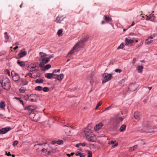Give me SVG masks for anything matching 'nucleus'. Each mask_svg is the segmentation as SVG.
Here are the masks:
<instances>
[{
  "label": "nucleus",
  "mask_w": 157,
  "mask_h": 157,
  "mask_svg": "<svg viewBox=\"0 0 157 157\" xmlns=\"http://www.w3.org/2000/svg\"><path fill=\"white\" fill-rule=\"evenodd\" d=\"M123 120V118L122 117L117 116L111 119L110 121L111 124L113 128H116L119 126L120 123Z\"/></svg>",
  "instance_id": "1"
},
{
  "label": "nucleus",
  "mask_w": 157,
  "mask_h": 157,
  "mask_svg": "<svg viewBox=\"0 0 157 157\" xmlns=\"http://www.w3.org/2000/svg\"><path fill=\"white\" fill-rule=\"evenodd\" d=\"M2 87L6 90H9L11 87L10 80L7 78H4L1 84Z\"/></svg>",
  "instance_id": "2"
},
{
  "label": "nucleus",
  "mask_w": 157,
  "mask_h": 157,
  "mask_svg": "<svg viewBox=\"0 0 157 157\" xmlns=\"http://www.w3.org/2000/svg\"><path fill=\"white\" fill-rule=\"evenodd\" d=\"M29 117L32 121L36 122L39 120L40 118V116L38 113H31L30 114Z\"/></svg>",
  "instance_id": "3"
},
{
  "label": "nucleus",
  "mask_w": 157,
  "mask_h": 157,
  "mask_svg": "<svg viewBox=\"0 0 157 157\" xmlns=\"http://www.w3.org/2000/svg\"><path fill=\"white\" fill-rule=\"evenodd\" d=\"M39 68L37 63H34L30 64L27 67V70L30 72L37 71Z\"/></svg>",
  "instance_id": "4"
},
{
  "label": "nucleus",
  "mask_w": 157,
  "mask_h": 157,
  "mask_svg": "<svg viewBox=\"0 0 157 157\" xmlns=\"http://www.w3.org/2000/svg\"><path fill=\"white\" fill-rule=\"evenodd\" d=\"M103 76L104 77L105 79L103 80L102 82L103 83H104L106 82L111 79L112 75L105 73L103 74Z\"/></svg>",
  "instance_id": "5"
},
{
  "label": "nucleus",
  "mask_w": 157,
  "mask_h": 157,
  "mask_svg": "<svg viewBox=\"0 0 157 157\" xmlns=\"http://www.w3.org/2000/svg\"><path fill=\"white\" fill-rule=\"evenodd\" d=\"M11 75H12V78L13 80L16 82L18 81L20 78V77L18 74L15 73L14 72H11Z\"/></svg>",
  "instance_id": "6"
},
{
  "label": "nucleus",
  "mask_w": 157,
  "mask_h": 157,
  "mask_svg": "<svg viewBox=\"0 0 157 157\" xmlns=\"http://www.w3.org/2000/svg\"><path fill=\"white\" fill-rule=\"evenodd\" d=\"M84 44V41L81 40L76 44L75 46H76V49L79 50V48L83 47Z\"/></svg>",
  "instance_id": "7"
},
{
  "label": "nucleus",
  "mask_w": 157,
  "mask_h": 157,
  "mask_svg": "<svg viewBox=\"0 0 157 157\" xmlns=\"http://www.w3.org/2000/svg\"><path fill=\"white\" fill-rule=\"evenodd\" d=\"M125 45H128L129 44H131L134 42V40L130 39L129 37L126 38L125 39Z\"/></svg>",
  "instance_id": "8"
},
{
  "label": "nucleus",
  "mask_w": 157,
  "mask_h": 157,
  "mask_svg": "<svg viewBox=\"0 0 157 157\" xmlns=\"http://www.w3.org/2000/svg\"><path fill=\"white\" fill-rule=\"evenodd\" d=\"M86 138L88 141L91 142L95 141L96 140L95 136L93 134H91L90 136L87 137Z\"/></svg>",
  "instance_id": "9"
},
{
  "label": "nucleus",
  "mask_w": 157,
  "mask_h": 157,
  "mask_svg": "<svg viewBox=\"0 0 157 157\" xmlns=\"http://www.w3.org/2000/svg\"><path fill=\"white\" fill-rule=\"evenodd\" d=\"M36 108L35 105H29L25 107V109L29 111H32L34 110Z\"/></svg>",
  "instance_id": "10"
},
{
  "label": "nucleus",
  "mask_w": 157,
  "mask_h": 157,
  "mask_svg": "<svg viewBox=\"0 0 157 157\" xmlns=\"http://www.w3.org/2000/svg\"><path fill=\"white\" fill-rule=\"evenodd\" d=\"M84 132L86 135V138L87 137L90 135L92 134V132L90 130V129L86 128L84 130Z\"/></svg>",
  "instance_id": "11"
},
{
  "label": "nucleus",
  "mask_w": 157,
  "mask_h": 157,
  "mask_svg": "<svg viewBox=\"0 0 157 157\" xmlns=\"http://www.w3.org/2000/svg\"><path fill=\"white\" fill-rule=\"evenodd\" d=\"M64 18L63 16H59L56 18L55 21L57 23H60Z\"/></svg>",
  "instance_id": "12"
},
{
  "label": "nucleus",
  "mask_w": 157,
  "mask_h": 157,
  "mask_svg": "<svg viewBox=\"0 0 157 157\" xmlns=\"http://www.w3.org/2000/svg\"><path fill=\"white\" fill-rule=\"evenodd\" d=\"M27 54V52L25 51L21 50L18 54L19 58H22L25 56Z\"/></svg>",
  "instance_id": "13"
},
{
  "label": "nucleus",
  "mask_w": 157,
  "mask_h": 157,
  "mask_svg": "<svg viewBox=\"0 0 157 157\" xmlns=\"http://www.w3.org/2000/svg\"><path fill=\"white\" fill-rule=\"evenodd\" d=\"M11 129V128H2L0 130V133L2 134L6 133L7 132L10 131Z\"/></svg>",
  "instance_id": "14"
},
{
  "label": "nucleus",
  "mask_w": 157,
  "mask_h": 157,
  "mask_svg": "<svg viewBox=\"0 0 157 157\" xmlns=\"http://www.w3.org/2000/svg\"><path fill=\"white\" fill-rule=\"evenodd\" d=\"M147 17V18L146 19V20H148L151 19V20L152 21L155 18V16L154 14H151L149 15V16H147V15H146Z\"/></svg>",
  "instance_id": "15"
},
{
  "label": "nucleus",
  "mask_w": 157,
  "mask_h": 157,
  "mask_svg": "<svg viewBox=\"0 0 157 157\" xmlns=\"http://www.w3.org/2000/svg\"><path fill=\"white\" fill-rule=\"evenodd\" d=\"M27 99H28L29 100V101H31V102H33V101H36V99H33V98H29L31 96V97H33V96H36V95L35 94H32V95H29V94H27Z\"/></svg>",
  "instance_id": "16"
},
{
  "label": "nucleus",
  "mask_w": 157,
  "mask_h": 157,
  "mask_svg": "<svg viewBox=\"0 0 157 157\" xmlns=\"http://www.w3.org/2000/svg\"><path fill=\"white\" fill-rule=\"evenodd\" d=\"M102 126L103 124L101 122L99 123L98 124H97L94 127V129L95 130L97 131L100 129Z\"/></svg>",
  "instance_id": "17"
},
{
  "label": "nucleus",
  "mask_w": 157,
  "mask_h": 157,
  "mask_svg": "<svg viewBox=\"0 0 157 157\" xmlns=\"http://www.w3.org/2000/svg\"><path fill=\"white\" fill-rule=\"evenodd\" d=\"M76 46H74L73 48L68 53V55H71L73 54L74 51L77 52L78 51V50L76 49Z\"/></svg>",
  "instance_id": "18"
},
{
  "label": "nucleus",
  "mask_w": 157,
  "mask_h": 157,
  "mask_svg": "<svg viewBox=\"0 0 157 157\" xmlns=\"http://www.w3.org/2000/svg\"><path fill=\"white\" fill-rule=\"evenodd\" d=\"M64 77V75L61 74L59 75H57L55 77V78L58 80H62L63 78Z\"/></svg>",
  "instance_id": "19"
},
{
  "label": "nucleus",
  "mask_w": 157,
  "mask_h": 157,
  "mask_svg": "<svg viewBox=\"0 0 157 157\" xmlns=\"http://www.w3.org/2000/svg\"><path fill=\"white\" fill-rule=\"evenodd\" d=\"M134 116L136 119H139L140 117V113L138 112H136L134 113Z\"/></svg>",
  "instance_id": "20"
},
{
  "label": "nucleus",
  "mask_w": 157,
  "mask_h": 157,
  "mask_svg": "<svg viewBox=\"0 0 157 157\" xmlns=\"http://www.w3.org/2000/svg\"><path fill=\"white\" fill-rule=\"evenodd\" d=\"M17 64L21 67L25 66V64L24 62L20 60H18L17 61Z\"/></svg>",
  "instance_id": "21"
},
{
  "label": "nucleus",
  "mask_w": 157,
  "mask_h": 157,
  "mask_svg": "<svg viewBox=\"0 0 157 157\" xmlns=\"http://www.w3.org/2000/svg\"><path fill=\"white\" fill-rule=\"evenodd\" d=\"M138 146L137 145H136L133 146L129 148V151L130 152H132V151H134L137 148Z\"/></svg>",
  "instance_id": "22"
},
{
  "label": "nucleus",
  "mask_w": 157,
  "mask_h": 157,
  "mask_svg": "<svg viewBox=\"0 0 157 157\" xmlns=\"http://www.w3.org/2000/svg\"><path fill=\"white\" fill-rule=\"evenodd\" d=\"M45 77L49 79H51L52 77V74L51 73H46L44 75Z\"/></svg>",
  "instance_id": "23"
},
{
  "label": "nucleus",
  "mask_w": 157,
  "mask_h": 157,
  "mask_svg": "<svg viewBox=\"0 0 157 157\" xmlns=\"http://www.w3.org/2000/svg\"><path fill=\"white\" fill-rule=\"evenodd\" d=\"M135 85L134 84H132L129 86L128 89L129 90H130L131 91H134L136 89V88H135L132 89V88Z\"/></svg>",
  "instance_id": "24"
},
{
  "label": "nucleus",
  "mask_w": 157,
  "mask_h": 157,
  "mask_svg": "<svg viewBox=\"0 0 157 157\" xmlns=\"http://www.w3.org/2000/svg\"><path fill=\"white\" fill-rule=\"evenodd\" d=\"M49 61V58H45L42 60V62L44 64L48 63Z\"/></svg>",
  "instance_id": "25"
},
{
  "label": "nucleus",
  "mask_w": 157,
  "mask_h": 157,
  "mask_svg": "<svg viewBox=\"0 0 157 157\" xmlns=\"http://www.w3.org/2000/svg\"><path fill=\"white\" fill-rule=\"evenodd\" d=\"M126 126L124 124L122 125L120 128V130L121 132H123L126 129Z\"/></svg>",
  "instance_id": "26"
},
{
  "label": "nucleus",
  "mask_w": 157,
  "mask_h": 157,
  "mask_svg": "<svg viewBox=\"0 0 157 157\" xmlns=\"http://www.w3.org/2000/svg\"><path fill=\"white\" fill-rule=\"evenodd\" d=\"M86 145V143H80L77 144L75 146L76 147H78L80 146L84 147V146H85Z\"/></svg>",
  "instance_id": "27"
},
{
  "label": "nucleus",
  "mask_w": 157,
  "mask_h": 157,
  "mask_svg": "<svg viewBox=\"0 0 157 157\" xmlns=\"http://www.w3.org/2000/svg\"><path fill=\"white\" fill-rule=\"evenodd\" d=\"M144 67L142 66H139L137 67V70L139 72L142 73Z\"/></svg>",
  "instance_id": "28"
},
{
  "label": "nucleus",
  "mask_w": 157,
  "mask_h": 157,
  "mask_svg": "<svg viewBox=\"0 0 157 157\" xmlns=\"http://www.w3.org/2000/svg\"><path fill=\"white\" fill-rule=\"evenodd\" d=\"M42 152H44V151H47L48 152V153L50 154L52 152V150H48V149L47 148V149H45V148H43L41 150Z\"/></svg>",
  "instance_id": "29"
},
{
  "label": "nucleus",
  "mask_w": 157,
  "mask_h": 157,
  "mask_svg": "<svg viewBox=\"0 0 157 157\" xmlns=\"http://www.w3.org/2000/svg\"><path fill=\"white\" fill-rule=\"evenodd\" d=\"M21 81L23 85H26L28 84V82L25 79H21Z\"/></svg>",
  "instance_id": "30"
},
{
  "label": "nucleus",
  "mask_w": 157,
  "mask_h": 157,
  "mask_svg": "<svg viewBox=\"0 0 157 157\" xmlns=\"http://www.w3.org/2000/svg\"><path fill=\"white\" fill-rule=\"evenodd\" d=\"M44 81L43 79L41 78H39L36 80L35 82L36 83H43Z\"/></svg>",
  "instance_id": "31"
},
{
  "label": "nucleus",
  "mask_w": 157,
  "mask_h": 157,
  "mask_svg": "<svg viewBox=\"0 0 157 157\" xmlns=\"http://www.w3.org/2000/svg\"><path fill=\"white\" fill-rule=\"evenodd\" d=\"M104 18V20L106 23H108L110 20V18L109 17H107L106 15H105Z\"/></svg>",
  "instance_id": "32"
},
{
  "label": "nucleus",
  "mask_w": 157,
  "mask_h": 157,
  "mask_svg": "<svg viewBox=\"0 0 157 157\" xmlns=\"http://www.w3.org/2000/svg\"><path fill=\"white\" fill-rule=\"evenodd\" d=\"M5 106V102L3 101H1L0 103V107L1 108L3 109Z\"/></svg>",
  "instance_id": "33"
},
{
  "label": "nucleus",
  "mask_w": 157,
  "mask_h": 157,
  "mask_svg": "<svg viewBox=\"0 0 157 157\" xmlns=\"http://www.w3.org/2000/svg\"><path fill=\"white\" fill-rule=\"evenodd\" d=\"M42 89V87L40 86H38L35 88V90L37 91H41Z\"/></svg>",
  "instance_id": "34"
},
{
  "label": "nucleus",
  "mask_w": 157,
  "mask_h": 157,
  "mask_svg": "<svg viewBox=\"0 0 157 157\" xmlns=\"http://www.w3.org/2000/svg\"><path fill=\"white\" fill-rule=\"evenodd\" d=\"M90 83L91 85H93L94 83V79L93 78V77L92 75L90 77Z\"/></svg>",
  "instance_id": "35"
},
{
  "label": "nucleus",
  "mask_w": 157,
  "mask_h": 157,
  "mask_svg": "<svg viewBox=\"0 0 157 157\" xmlns=\"http://www.w3.org/2000/svg\"><path fill=\"white\" fill-rule=\"evenodd\" d=\"M153 41L152 40H150L148 39L146 40L145 43L147 44H149Z\"/></svg>",
  "instance_id": "36"
},
{
  "label": "nucleus",
  "mask_w": 157,
  "mask_h": 157,
  "mask_svg": "<svg viewBox=\"0 0 157 157\" xmlns=\"http://www.w3.org/2000/svg\"><path fill=\"white\" fill-rule=\"evenodd\" d=\"M124 47V44L123 43H122L120 45V46L117 48V49H123Z\"/></svg>",
  "instance_id": "37"
},
{
  "label": "nucleus",
  "mask_w": 157,
  "mask_h": 157,
  "mask_svg": "<svg viewBox=\"0 0 157 157\" xmlns=\"http://www.w3.org/2000/svg\"><path fill=\"white\" fill-rule=\"evenodd\" d=\"M63 141L62 140H58L57 141V144L59 145L62 144H63Z\"/></svg>",
  "instance_id": "38"
},
{
  "label": "nucleus",
  "mask_w": 157,
  "mask_h": 157,
  "mask_svg": "<svg viewBox=\"0 0 157 157\" xmlns=\"http://www.w3.org/2000/svg\"><path fill=\"white\" fill-rule=\"evenodd\" d=\"M42 90H43V91L45 92H48L49 90V89L47 87H44V88H42Z\"/></svg>",
  "instance_id": "39"
},
{
  "label": "nucleus",
  "mask_w": 157,
  "mask_h": 157,
  "mask_svg": "<svg viewBox=\"0 0 157 157\" xmlns=\"http://www.w3.org/2000/svg\"><path fill=\"white\" fill-rule=\"evenodd\" d=\"M87 157H92V153L90 151H89L87 152Z\"/></svg>",
  "instance_id": "40"
},
{
  "label": "nucleus",
  "mask_w": 157,
  "mask_h": 157,
  "mask_svg": "<svg viewBox=\"0 0 157 157\" xmlns=\"http://www.w3.org/2000/svg\"><path fill=\"white\" fill-rule=\"evenodd\" d=\"M39 54L41 57L46 56H47V55L46 54L42 52H40Z\"/></svg>",
  "instance_id": "41"
},
{
  "label": "nucleus",
  "mask_w": 157,
  "mask_h": 157,
  "mask_svg": "<svg viewBox=\"0 0 157 157\" xmlns=\"http://www.w3.org/2000/svg\"><path fill=\"white\" fill-rule=\"evenodd\" d=\"M102 104V102L101 101H99V103L97 104L96 108H95V109L97 110L98 108Z\"/></svg>",
  "instance_id": "42"
},
{
  "label": "nucleus",
  "mask_w": 157,
  "mask_h": 157,
  "mask_svg": "<svg viewBox=\"0 0 157 157\" xmlns=\"http://www.w3.org/2000/svg\"><path fill=\"white\" fill-rule=\"evenodd\" d=\"M51 67V65L50 64H47L44 67V68L46 70H48Z\"/></svg>",
  "instance_id": "43"
},
{
  "label": "nucleus",
  "mask_w": 157,
  "mask_h": 157,
  "mask_svg": "<svg viewBox=\"0 0 157 157\" xmlns=\"http://www.w3.org/2000/svg\"><path fill=\"white\" fill-rule=\"evenodd\" d=\"M63 32V30L62 29H60L59 30L57 33V34L59 35V36H60L62 34Z\"/></svg>",
  "instance_id": "44"
},
{
  "label": "nucleus",
  "mask_w": 157,
  "mask_h": 157,
  "mask_svg": "<svg viewBox=\"0 0 157 157\" xmlns=\"http://www.w3.org/2000/svg\"><path fill=\"white\" fill-rule=\"evenodd\" d=\"M25 90L24 88H21L19 89V91L21 93H24L25 92Z\"/></svg>",
  "instance_id": "45"
},
{
  "label": "nucleus",
  "mask_w": 157,
  "mask_h": 157,
  "mask_svg": "<svg viewBox=\"0 0 157 157\" xmlns=\"http://www.w3.org/2000/svg\"><path fill=\"white\" fill-rule=\"evenodd\" d=\"M18 141L17 140H15L13 142V145L14 147L16 146L18 144Z\"/></svg>",
  "instance_id": "46"
},
{
  "label": "nucleus",
  "mask_w": 157,
  "mask_h": 157,
  "mask_svg": "<svg viewBox=\"0 0 157 157\" xmlns=\"http://www.w3.org/2000/svg\"><path fill=\"white\" fill-rule=\"evenodd\" d=\"M115 71L116 72L120 73L122 71V70L120 69H117L115 70Z\"/></svg>",
  "instance_id": "47"
},
{
  "label": "nucleus",
  "mask_w": 157,
  "mask_h": 157,
  "mask_svg": "<svg viewBox=\"0 0 157 157\" xmlns=\"http://www.w3.org/2000/svg\"><path fill=\"white\" fill-rule=\"evenodd\" d=\"M44 64L42 62L41 63H40V64H39V67H43L44 66Z\"/></svg>",
  "instance_id": "48"
},
{
  "label": "nucleus",
  "mask_w": 157,
  "mask_h": 157,
  "mask_svg": "<svg viewBox=\"0 0 157 157\" xmlns=\"http://www.w3.org/2000/svg\"><path fill=\"white\" fill-rule=\"evenodd\" d=\"M88 39V37L87 36L84 38L82 40V41H84V43H85V42Z\"/></svg>",
  "instance_id": "49"
},
{
  "label": "nucleus",
  "mask_w": 157,
  "mask_h": 157,
  "mask_svg": "<svg viewBox=\"0 0 157 157\" xmlns=\"http://www.w3.org/2000/svg\"><path fill=\"white\" fill-rule=\"evenodd\" d=\"M27 75L29 76L30 78L32 77V74L31 73H29L27 74V75L25 76V77H26Z\"/></svg>",
  "instance_id": "50"
},
{
  "label": "nucleus",
  "mask_w": 157,
  "mask_h": 157,
  "mask_svg": "<svg viewBox=\"0 0 157 157\" xmlns=\"http://www.w3.org/2000/svg\"><path fill=\"white\" fill-rule=\"evenodd\" d=\"M141 132H146L148 133V132H151L150 131H147L145 129V128H144V130H142L141 131Z\"/></svg>",
  "instance_id": "51"
},
{
  "label": "nucleus",
  "mask_w": 157,
  "mask_h": 157,
  "mask_svg": "<svg viewBox=\"0 0 157 157\" xmlns=\"http://www.w3.org/2000/svg\"><path fill=\"white\" fill-rule=\"evenodd\" d=\"M111 108H112V106L110 105V106H109V107L105 108V110H109V109H110Z\"/></svg>",
  "instance_id": "52"
},
{
  "label": "nucleus",
  "mask_w": 157,
  "mask_h": 157,
  "mask_svg": "<svg viewBox=\"0 0 157 157\" xmlns=\"http://www.w3.org/2000/svg\"><path fill=\"white\" fill-rule=\"evenodd\" d=\"M60 71V70L59 69H55L53 71V73H56L59 72Z\"/></svg>",
  "instance_id": "53"
},
{
  "label": "nucleus",
  "mask_w": 157,
  "mask_h": 157,
  "mask_svg": "<svg viewBox=\"0 0 157 157\" xmlns=\"http://www.w3.org/2000/svg\"><path fill=\"white\" fill-rule=\"evenodd\" d=\"M148 123L147 122H144L143 124L144 127H145L146 126L148 125Z\"/></svg>",
  "instance_id": "54"
},
{
  "label": "nucleus",
  "mask_w": 157,
  "mask_h": 157,
  "mask_svg": "<svg viewBox=\"0 0 157 157\" xmlns=\"http://www.w3.org/2000/svg\"><path fill=\"white\" fill-rule=\"evenodd\" d=\"M114 143V142L113 141H109L108 142V144H113Z\"/></svg>",
  "instance_id": "55"
},
{
  "label": "nucleus",
  "mask_w": 157,
  "mask_h": 157,
  "mask_svg": "<svg viewBox=\"0 0 157 157\" xmlns=\"http://www.w3.org/2000/svg\"><path fill=\"white\" fill-rule=\"evenodd\" d=\"M52 143L53 144H57V140H53L52 141Z\"/></svg>",
  "instance_id": "56"
},
{
  "label": "nucleus",
  "mask_w": 157,
  "mask_h": 157,
  "mask_svg": "<svg viewBox=\"0 0 157 157\" xmlns=\"http://www.w3.org/2000/svg\"><path fill=\"white\" fill-rule=\"evenodd\" d=\"M118 145V143H116L114 145L112 146V147L113 148H114V147H116V146H117Z\"/></svg>",
  "instance_id": "57"
},
{
  "label": "nucleus",
  "mask_w": 157,
  "mask_h": 157,
  "mask_svg": "<svg viewBox=\"0 0 157 157\" xmlns=\"http://www.w3.org/2000/svg\"><path fill=\"white\" fill-rule=\"evenodd\" d=\"M18 100H19L20 102L22 103V104L23 105V101L22 100H21V98H18Z\"/></svg>",
  "instance_id": "58"
},
{
  "label": "nucleus",
  "mask_w": 157,
  "mask_h": 157,
  "mask_svg": "<svg viewBox=\"0 0 157 157\" xmlns=\"http://www.w3.org/2000/svg\"><path fill=\"white\" fill-rule=\"evenodd\" d=\"M154 38V37L153 36H149L148 37V38L147 39H149V40H150L151 39H153V38Z\"/></svg>",
  "instance_id": "59"
},
{
  "label": "nucleus",
  "mask_w": 157,
  "mask_h": 157,
  "mask_svg": "<svg viewBox=\"0 0 157 157\" xmlns=\"http://www.w3.org/2000/svg\"><path fill=\"white\" fill-rule=\"evenodd\" d=\"M82 154L80 152H78L76 154V156H78L79 155H81Z\"/></svg>",
  "instance_id": "60"
},
{
  "label": "nucleus",
  "mask_w": 157,
  "mask_h": 157,
  "mask_svg": "<svg viewBox=\"0 0 157 157\" xmlns=\"http://www.w3.org/2000/svg\"><path fill=\"white\" fill-rule=\"evenodd\" d=\"M54 57V55L53 54H52V55H50L49 56V57L48 58H49V59L51 58H53V57Z\"/></svg>",
  "instance_id": "61"
},
{
  "label": "nucleus",
  "mask_w": 157,
  "mask_h": 157,
  "mask_svg": "<svg viewBox=\"0 0 157 157\" xmlns=\"http://www.w3.org/2000/svg\"><path fill=\"white\" fill-rule=\"evenodd\" d=\"M6 155L8 156H11V155L10 154V152H9L8 153H7V152H6Z\"/></svg>",
  "instance_id": "62"
},
{
  "label": "nucleus",
  "mask_w": 157,
  "mask_h": 157,
  "mask_svg": "<svg viewBox=\"0 0 157 157\" xmlns=\"http://www.w3.org/2000/svg\"><path fill=\"white\" fill-rule=\"evenodd\" d=\"M106 22L105 21H101V24H105V23H106Z\"/></svg>",
  "instance_id": "63"
},
{
  "label": "nucleus",
  "mask_w": 157,
  "mask_h": 157,
  "mask_svg": "<svg viewBox=\"0 0 157 157\" xmlns=\"http://www.w3.org/2000/svg\"><path fill=\"white\" fill-rule=\"evenodd\" d=\"M84 155L83 154H82L81 155H80V157H84Z\"/></svg>",
  "instance_id": "64"
}]
</instances>
